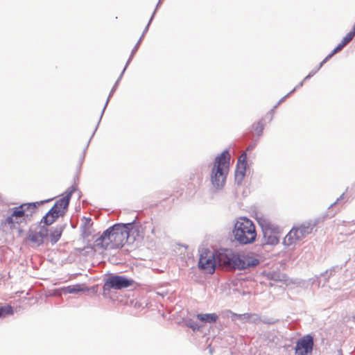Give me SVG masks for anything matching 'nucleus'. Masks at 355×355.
<instances>
[{
  "label": "nucleus",
  "mask_w": 355,
  "mask_h": 355,
  "mask_svg": "<svg viewBox=\"0 0 355 355\" xmlns=\"http://www.w3.org/2000/svg\"><path fill=\"white\" fill-rule=\"evenodd\" d=\"M35 210V203H24L15 207L10 209V214L1 221V227L4 231L18 230L21 232V225L26 224L27 220L31 218Z\"/></svg>",
  "instance_id": "nucleus-1"
},
{
  "label": "nucleus",
  "mask_w": 355,
  "mask_h": 355,
  "mask_svg": "<svg viewBox=\"0 0 355 355\" xmlns=\"http://www.w3.org/2000/svg\"><path fill=\"white\" fill-rule=\"evenodd\" d=\"M234 241L241 245H247L253 243L257 238V232L253 222L241 217L236 220L232 230Z\"/></svg>",
  "instance_id": "nucleus-2"
},
{
  "label": "nucleus",
  "mask_w": 355,
  "mask_h": 355,
  "mask_svg": "<svg viewBox=\"0 0 355 355\" xmlns=\"http://www.w3.org/2000/svg\"><path fill=\"white\" fill-rule=\"evenodd\" d=\"M74 191V188H69L62 196V197L55 202V205L46 214V215L42 217L40 225H45L48 227L52 225L60 216H63L69 205L71 195Z\"/></svg>",
  "instance_id": "nucleus-3"
},
{
  "label": "nucleus",
  "mask_w": 355,
  "mask_h": 355,
  "mask_svg": "<svg viewBox=\"0 0 355 355\" xmlns=\"http://www.w3.org/2000/svg\"><path fill=\"white\" fill-rule=\"evenodd\" d=\"M132 230L133 223L112 225V249L123 246L129 240L130 242H133L135 238L131 239Z\"/></svg>",
  "instance_id": "nucleus-4"
},
{
  "label": "nucleus",
  "mask_w": 355,
  "mask_h": 355,
  "mask_svg": "<svg viewBox=\"0 0 355 355\" xmlns=\"http://www.w3.org/2000/svg\"><path fill=\"white\" fill-rule=\"evenodd\" d=\"M315 226L316 223L312 221L304 222L299 226H294L285 236L284 244L286 246L296 244L297 242L311 234Z\"/></svg>",
  "instance_id": "nucleus-5"
},
{
  "label": "nucleus",
  "mask_w": 355,
  "mask_h": 355,
  "mask_svg": "<svg viewBox=\"0 0 355 355\" xmlns=\"http://www.w3.org/2000/svg\"><path fill=\"white\" fill-rule=\"evenodd\" d=\"M216 261L218 266L227 270H240L241 257L232 249L223 248L216 253Z\"/></svg>",
  "instance_id": "nucleus-6"
},
{
  "label": "nucleus",
  "mask_w": 355,
  "mask_h": 355,
  "mask_svg": "<svg viewBox=\"0 0 355 355\" xmlns=\"http://www.w3.org/2000/svg\"><path fill=\"white\" fill-rule=\"evenodd\" d=\"M49 227L39 225L35 229H30L27 234L28 240L34 246H40L44 243V239L48 237Z\"/></svg>",
  "instance_id": "nucleus-7"
},
{
  "label": "nucleus",
  "mask_w": 355,
  "mask_h": 355,
  "mask_svg": "<svg viewBox=\"0 0 355 355\" xmlns=\"http://www.w3.org/2000/svg\"><path fill=\"white\" fill-rule=\"evenodd\" d=\"M314 345L312 336L307 334L296 342L295 347V355H311Z\"/></svg>",
  "instance_id": "nucleus-8"
},
{
  "label": "nucleus",
  "mask_w": 355,
  "mask_h": 355,
  "mask_svg": "<svg viewBox=\"0 0 355 355\" xmlns=\"http://www.w3.org/2000/svg\"><path fill=\"white\" fill-rule=\"evenodd\" d=\"M227 172L228 171H226V170L213 166L211 174V182L215 189H220L224 187Z\"/></svg>",
  "instance_id": "nucleus-9"
},
{
  "label": "nucleus",
  "mask_w": 355,
  "mask_h": 355,
  "mask_svg": "<svg viewBox=\"0 0 355 355\" xmlns=\"http://www.w3.org/2000/svg\"><path fill=\"white\" fill-rule=\"evenodd\" d=\"M247 166V155L245 153H243L241 155L239 158L236 168L235 170L234 174V180L236 184L238 185H241L243 182L244 177L245 175Z\"/></svg>",
  "instance_id": "nucleus-10"
},
{
  "label": "nucleus",
  "mask_w": 355,
  "mask_h": 355,
  "mask_svg": "<svg viewBox=\"0 0 355 355\" xmlns=\"http://www.w3.org/2000/svg\"><path fill=\"white\" fill-rule=\"evenodd\" d=\"M263 230V239H261V245H275L279 243L278 237L271 232L270 224L261 225Z\"/></svg>",
  "instance_id": "nucleus-11"
},
{
  "label": "nucleus",
  "mask_w": 355,
  "mask_h": 355,
  "mask_svg": "<svg viewBox=\"0 0 355 355\" xmlns=\"http://www.w3.org/2000/svg\"><path fill=\"white\" fill-rule=\"evenodd\" d=\"M230 160V155L227 150H224L220 155L215 159L214 167L220 168L223 170L228 171Z\"/></svg>",
  "instance_id": "nucleus-12"
},
{
  "label": "nucleus",
  "mask_w": 355,
  "mask_h": 355,
  "mask_svg": "<svg viewBox=\"0 0 355 355\" xmlns=\"http://www.w3.org/2000/svg\"><path fill=\"white\" fill-rule=\"evenodd\" d=\"M134 281L123 276L112 275V289H122L132 286Z\"/></svg>",
  "instance_id": "nucleus-13"
},
{
  "label": "nucleus",
  "mask_w": 355,
  "mask_h": 355,
  "mask_svg": "<svg viewBox=\"0 0 355 355\" xmlns=\"http://www.w3.org/2000/svg\"><path fill=\"white\" fill-rule=\"evenodd\" d=\"M110 234L111 227H109L95 241L94 247L96 249H107L111 243Z\"/></svg>",
  "instance_id": "nucleus-14"
},
{
  "label": "nucleus",
  "mask_w": 355,
  "mask_h": 355,
  "mask_svg": "<svg viewBox=\"0 0 355 355\" xmlns=\"http://www.w3.org/2000/svg\"><path fill=\"white\" fill-rule=\"evenodd\" d=\"M217 261H216V254H214L212 258L201 257L199 259L198 266L201 269L208 270L209 273H213L215 270Z\"/></svg>",
  "instance_id": "nucleus-15"
},
{
  "label": "nucleus",
  "mask_w": 355,
  "mask_h": 355,
  "mask_svg": "<svg viewBox=\"0 0 355 355\" xmlns=\"http://www.w3.org/2000/svg\"><path fill=\"white\" fill-rule=\"evenodd\" d=\"M64 229V225L57 227L49 231L48 236H49L52 245L56 243L60 240Z\"/></svg>",
  "instance_id": "nucleus-16"
},
{
  "label": "nucleus",
  "mask_w": 355,
  "mask_h": 355,
  "mask_svg": "<svg viewBox=\"0 0 355 355\" xmlns=\"http://www.w3.org/2000/svg\"><path fill=\"white\" fill-rule=\"evenodd\" d=\"M240 270L250 267H254L259 264V260L253 257H247L245 259L241 258Z\"/></svg>",
  "instance_id": "nucleus-17"
},
{
  "label": "nucleus",
  "mask_w": 355,
  "mask_h": 355,
  "mask_svg": "<svg viewBox=\"0 0 355 355\" xmlns=\"http://www.w3.org/2000/svg\"><path fill=\"white\" fill-rule=\"evenodd\" d=\"M142 38H139V40L137 41V44H135V46H134V48L132 49V52H131V54L130 55V58H128L127 62H126V64L123 69V70L122 71L119 78H118V80H116L115 85L114 87H112V94L114 93V90H115V87H116V85H118V83H119L126 67H128V65L130 64V62H131L132 59L133 58L135 54L136 53V52L137 51L138 49H139V46L142 41Z\"/></svg>",
  "instance_id": "nucleus-18"
},
{
  "label": "nucleus",
  "mask_w": 355,
  "mask_h": 355,
  "mask_svg": "<svg viewBox=\"0 0 355 355\" xmlns=\"http://www.w3.org/2000/svg\"><path fill=\"white\" fill-rule=\"evenodd\" d=\"M197 318L205 323H214L218 316L216 313H199L197 315Z\"/></svg>",
  "instance_id": "nucleus-19"
},
{
  "label": "nucleus",
  "mask_w": 355,
  "mask_h": 355,
  "mask_svg": "<svg viewBox=\"0 0 355 355\" xmlns=\"http://www.w3.org/2000/svg\"><path fill=\"white\" fill-rule=\"evenodd\" d=\"M266 277L268 279L275 282H282L286 280V275L279 271L268 272Z\"/></svg>",
  "instance_id": "nucleus-20"
},
{
  "label": "nucleus",
  "mask_w": 355,
  "mask_h": 355,
  "mask_svg": "<svg viewBox=\"0 0 355 355\" xmlns=\"http://www.w3.org/2000/svg\"><path fill=\"white\" fill-rule=\"evenodd\" d=\"M230 313L231 314V319L232 321L239 320H241L243 322H247L248 313H245L243 314H238V313H235L232 311H230Z\"/></svg>",
  "instance_id": "nucleus-21"
},
{
  "label": "nucleus",
  "mask_w": 355,
  "mask_h": 355,
  "mask_svg": "<svg viewBox=\"0 0 355 355\" xmlns=\"http://www.w3.org/2000/svg\"><path fill=\"white\" fill-rule=\"evenodd\" d=\"M346 45L341 42L334 50L329 53L323 60L322 63H325L329 59H330L334 54L341 51Z\"/></svg>",
  "instance_id": "nucleus-22"
},
{
  "label": "nucleus",
  "mask_w": 355,
  "mask_h": 355,
  "mask_svg": "<svg viewBox=\"0 0 355 355\" xmlns=\"http://www.w3.org/2000/svg\"><path fill=\"white\" fill-rule=\"evenodd\" d=\"M261 318L256 314V313H249L247 322L253 323V324H259L261 322Z\"/></svg>",
  "instance_id": "nucleus-23"
},
{
  "label": "nucleus",
  "mask_w": 355,
  "mask_h": 355,
  "mask_svg": "<svg viewBox=\"0 0 355 355\" xmlns=\"http://www.w3.org/2000/svg\"><path fill=\"white\" fill-rule=\"evenodd\" d=\"M13 313L12 307L10 305L0 307V318L6 315H12Z\"/></svg>",
  "instance_id": "nucleus-24"
},
{
  "label": "nucleus",
  "mask_w": 355,
  "mask_h": 355,
  "mask_svg": "<svg viewBox=\"0 0 355 355\" xmlns=\"http://www.w3.org/2000/svg\"><path fill=\"white\" fill-rule=\"evenodd\" d=\"M111 291V277H108L105 282L103 286V295L105 296H108L110 295Z\"/></svg>",
  "instance_id": "nucleus-25"
},
{
  "label": "nucleus",
  "mask_w": 355,
  "mask_h": 355,
  "mask_svg": "<svg viewBox=\"0 0 355 355\" xmlns=\"http://www.w3.org/2000/svg\"><path fill=\"white\" fill-rule=\"evenodd\" d=\"M187 325L189 328L192 329L193 331H199L200 329V328L202 327L198 323V322H196V321H195V320H193L192 319H190V320H187Z\"/></svg>",
  "instance_id": "nucleus-26"
},
{
  "label": "nucleus",
  "mask_w": 355,
  "mask_h": 355,
  "mask_svg": "<svg viewBox=\"0 0 355 355\" xmlns=\"http://www.w3.org/2000/svg\"><path fill=\"white\" fill-rule=\"evenodd\" d=\"M334 270L333 268L327 270L324 272L321 273L320 276L322 277H324V283L327 282L329 281V279L330 278V277L334 275Z\"/></svg>",
  "instance_id": "nucleus-27"
},
{
  "label": "nucleus",
  "mask_w": 355,
  "mask_h": 355,
  "mask_svg": "<svg viewBox=\"0 0 355 355\" xmlns=\"http://www.w3.org/2000/svg\"><path fill=\"white\" fill-rule=\"evenodd\" d=\"M355 36V33L353 31L349 32L343 39L342 42L344 44L347 45Z\"/></svg>",
  "instance_id": "nucleus-28"
},
{
  "label": "nucleus",
  "mask_w": 355,
  "mask_h": 355,
  "mask_svg": "<svg viewBox=\"0 0 355 355\" xmlns=\"http://www.w3.org/2000/svg\"><path fill=\"white\" fill-rule=\"evenodd\" d=\"M80 285L69 286L66 288V291L68 293H74L82 291Z\"/></svg>",
  "instance_id": "nucleus-29"
},
{
  "label": "nucleus",
  "mask_w": 355,
  "mask_h": 355,
  "mask_svg": "<svg viewBox=\"0 0 355 355\" xmlns=\"http://www.w3.org/2000/svg\"><path fill=\"white\" fill-rule=\"evenodd\" d=\"M253 128H254V131L257 133V135L259 136L262 134V132L263 130V125L260 122L254 125Z\"/></svg>",
  "instance_id": "nucleus-30"
},
{
  "label": "nucleus",
  "mask_w": 355,
  "mask_h": 355,
  "mask_svg": "<svg viewBox=\"0 0 355 355\" xmlns=\"http://www.w3.org/2000/svg\"><path fill=\"white\" fill-rule=\"evenodd\" d=\"M155 15V11H154V12H153V15H152V16H151V17H150V20H149V21H148V23L147 26H146V28H144V31H143V33H142V34H141V37H140L141 38H142V39H143V38L144 37V36H145V34H146V33H147V31H148L149 26H150V23H151V21H152V20H153V17H154Z\"/></svg>",
  "instance_id": "nucleus-31"
},
{
  "label": "nucleus",
  "mask_w": 355,
  "mask_h": 355,
  "mask_svg": "<svg viewBox=\"0 0 355 355\" xmlns=\"http://www.w3.org/2000/svg\"><path fill=\"white\" fill-rule=\"evenodd\" d=\"M278 320H275L272 318H261V322H263L264 324H273L275 323H276Z\"/></svg>",
  "instance_id": "nucleus-32"
},
{
  "label": "nucleus",
  "mask_w": 355,
  "mask_h": 355,
  "mask_svg": "<svg viewBox=\"0 0 355 355\" xmlns=\"http://www.w3.org/2000/svg\"><path fill=\"white\" fill-rule=\"evenodd\" d=\"M324 63H322V61L320 63L319 66L314 70H312L309 74L312 77L322 67V66L324 64Z\"/></svg>",
  "instance_id": "nucleus-33"
},
{
  "label": "nucleus",
  "mask_w": 355,
  "mask_h": 355,
  "mask_svg": "<svg viewBox=\"0 0 355 355\" xmlns=\"http://www.w3.org/2000/svg\"><path fill=\"white\" fill-rule=\"evenodd\" d=\"M324 63H322V61L320 63L319 66L314 70H312L309 74L312 77L322 67V66L324 64Z\"/></svg>",
  "instance_id": "nucleus-34"
},
{
  "label": "nucleus",
  "mask_w": 355,
  "mask_h": 355,
  "mask_svg": "<svg viewBox=\"0 0 355 355\" xmlns=\"http://www.w3.org/2000/svg\"><path fill=\"white\" fill-rule=\"evenodd\" d=\"M344 197H345V193H343L337 200L336 202H334L333 204L331 205V206L329 207H332L333 206H334L336 204H338L341 200H343L344 199Z\"/></svg>",
  "instance_id": "nucleus-35"
},
{
  "label": "nucleus",
  "mask_w": 355,
  "mask_h": 355,
  "mask_svg": "<svg viewBox=\"0 0 355 355\" xmlns=\"http://www.w3.org/2000/svg\"><path fill=\"white\" fill-rule=\"evenodd\" d=\"M291 94V92H289L287 95H286L285 96H284L283 98H282L279 100V101L277 103V105H276L274 107H275H275H277V106L278 105H279L282 102H283V101H284V99H285L286 97H288Z\"/></svg>",
  "instance_id": "nucleus-36"
},
{
  "label": "nucleus",
  "mask_w": 355,
  "mask_h": 355,
  "mask_svg": "<svg viewBox=\"0 0 355 355\" xmlns=\"http://www.w3.org/2000/svg\"><path fill=\"white\" fill-rule=\"evenodd\" d=\"M304 84V82L302 81L301 83H300L292 91H291L290 92L292 94L293 92H294V91H295L297 89L301 87Z\"/></svg>",
  "instance_id": "nucleus-37"
},
{
  "label": "nucleus",
  "mask_w": 355,
  "mask_h": 355,
  "mask_svg": "<svg viewBox=\"0 0 355 355\" xmlns=\"http://www.w3.org/2000/svg\"><path fill=\"white\" fill-rule=\"evenodd\" d=\"M162 0H159V1H158V3H157V6H156L155 10L154 11H155V12L157 11V10L158 7L160 6V4H161V3H162Z\"/></svg>",
  "instance_id": "nucleus-38"
},
{
  "label": "nucleus",
  "mask_w": 355,
  "mask_h": 355,
  "mask_svg": "<svg viewBox=\"0 0 355 355\" xmlns=\"http://www.w3.org/2000/svg\"><path fill=\"white\" fill-rule=\"evenodd\" d=\"M311 78V76L309 74V75H307V76L304 78V80H303L302 81H303V82H304V81H306V80H307L310 79Z\"/></svg>",
  "instance_id": "nucleus-39"
}]
</instances>
